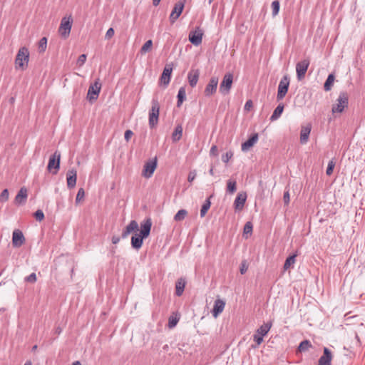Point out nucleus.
<instances>
[{
    "label": "nucleus",
    "instance_id": "2f4dec72",
    "mask_svg": "<svg viewBox=\"0 0 365 365\" xmlns=\"http://www.w3.org/2000/svg\"><path fill=\"white\" fill-rule=\"evenodd\" d=\"M312 346L309 340H304L300 342L297 351L299 352H304L309 350Z\"/></svg>",
    "mask_w": 365,
    "mask_h": 365
},
{
    "label": "nucleus",
    "instance_id": "f3484780",
    "mask_svg": "<svg viewBox=\"0 0 365 365\" xmlns=\"http://www.w3.org/2000/svg\"><path fill=\"white\" fill-rule=\"evenodd\" d=\"M172 71L173 66L171 64H167L163 69L160 76V82L165 86L170 83Z\"/></svg>",
    "mask_w": 365,
    "mask_h": 365
},
{
    "label": "nucleus",
    "instance_id": "39448f33",
    "mask_svg": "<svg viewBox=\"0 0 365 365\" xmlns=\"http://www.w3.org/2000/svg\"><path fill=\"white\" fill-rule=\"evenodd\" d=\"M60 162L61 153L56 150L49 158L47 170L53 175L57 174L60 169Z\"/></svg>",
    "mask_w": 365,
    "mask_h": 365
},
{
    "label": "nucleus",
    "instance_id": "79ce46f5",
    "mask_svg": "<svg viewBox=\"0 0 365 365\" xmlns=\"http://www.w3.org/2000/svg\"><path fill=\"white\" fill-rule=\"evenodd\" d=\"M253 226L251 222H247L244 226V234H252Z\"/></svg>",
    "mask_w": 365,
    "mask_h": 365
},
{
    "label": "nucleus",
    "instance_id": "f8f14e48",
    "mask_svg": "<svg viewBox=\"0 0 365 365\" xmlns=\"http://www.w3.org/2000/svg\"><path fill=\"white\" fill-rule=\"evenodd\" d=\"M101 88V84L99 83L98 80L95 81V83L88 88L87 98L90 101H96L98 97Z\"/></svg>",
    "mask_w": 365,
    "mask_h": 365
},
{
    "label": "nucleus",
    "instance_id": "7c9ffc66",
    "mask_svg": "<svg viewBox=\"0 0 365 365\" xmlns=\"http://www.w3.org/2000/svg\"><path fill=\"white\" fill-rule=\"evenodd\" d=\"M212 197V195L210 196L203 203L201 210H200V217H203L206 215L207 212L210 207L211 202L210 198Z\"/></svg>",
    "mask_w": 365,
    "mask_h": 365
},
{
    "label": "nucleus",
    "instance_id": "6e6552de",
    "mask_svg": "<svg viewBox=\"0 0 365 365\" xmlns=\"http://www.w3.org/2000/svg\"><path fill=\"white\" fill-rule=\"evenodd\" d=\"M272 327V323H266L260 326L256 331L253 336L254 341L257 345H259L263 341V336H265L269 331Z\"/></svg>",
    "mask_w": 365,
    "mask_h": 365
},
{
    "label": "nucleus",
    "instance_id": "cd10ccee",
    "mask_svg": "<svg viewBox=\"0 0 365 365\" xmlns=\"http://www.w3.org/2000/svg\"><path fill=\"white\" fill-rule=\"evenodd\" d=\"M177 98V107L180 108L182 106L183 101L186 99V91L185 87L180 88Z\"/></svg>",
    "mask_w": 365,
    "mask_h": 365
},
{
    "label": "nucleus",
    "instance_id": "9d476101",
    "mask_svg": "<svg viewBox=\"0 0 365 365\" xmlns=\"http://www.w3.org/2000/svg\"><path fill=\"white\" fill-rule=\"evenodd\" d=\"M157 168V158L146 162L143 166L142 175L146 178H150Z\"/></svg>",
    "mask_w": 365,
    "mask_h": 365
},
{
    "label": "nucleus",
    "instance_id": "f03ea898",
    "mask_svg": "<svg viewBox=\"0 0 365 365\" xmlns=\"http://www.w3.org/2000/svg\"><path fill=\"white\" fill-rule=\"evenodd\" d=\"M29 60V51L27 48L21 47L16 56L15 64L16 68H20L22 71L25 70L28 66Z\"/></svg>",
    "mask_w": 365,
    "mask_h": 365
},
{
    "label": "nucleus",
    "instance_id": "69168bd1",
    "mask_svg": "<svg viewBox=\"0 0 365 365\" xmlns=\"http://www.w3.org/2000/svg\"><path fill=\"white\" fill-rule=\"evenodd\" d=\"M24 365H31V362L30 361H27Z\"/></svg>",
    "mask_w": 365,
    "mask_h": 365
},
{
    "label": "nucleus",
    "instance_id": "4d7b16f0",
    "mask_svg": "<svg viewBox=\"0 0 365 365\" xmlns=\"http://www.w3.org/2000/svg\"><path fill=\"white\" fill-rule=\"evenodd\" d=\"M112 242L113 244H118L120 241V237L118 236H113L112 237Z\"/></svg>",
    "mask_w": 365,
    "mask_h": 365
},
{
    "label": "nucleus",
    "instance_id": "c756f323",
    "mask_svg": "<svg viewBox=\"0 0 365 365\" xmlns=\"http://www.w3.org/2000/svg\"><path fill=\"white\" fill-rule=\"evenodd\" d=\"M334 78H335V77H334V75L333 73H330L328 76V77H327V80H326V81H325V83L324 84V91H330L331 89V87H332V86L334 84Z\"/></svg>",
    "mask_w": 365,
    "mask_h": 365
},
{
    "label": "nucleus",
    "instance_id": "20e7f679",
    "mask_svg": "<svg viewBox=\"0 0 365 365\" xmlns=\"http://www.w3.org/2000/svg\"><path fill=\"white\" fill-rule=\"evenodd\" d=\"M349 104V96L346 92H341L336 99V103L332 106L333 113H342Z\"/></svg>",
    "mask_w": 365,
    "mask_h": 365
},
{
    "label": "nucleus",
    "instance_id": "4be33fe9",
    "mask_svg": "<svg viewBox=\"0 0 365 365\" xmlns=\"http://www.w3.org/2000/svg\"><path fill=\"white\" fill-rule=\"evenodd\" d=\"M28 197L27 190L26 187H21L15 197L14 202L16 205H24Z\"/></svg>",
    "mask_w": 365,
    "mask_h": 365
},
{
    "label": "nucleus",
    "instance_id": "4c0bfd02",
    "mask_svg": "<svg viewBox=\"0 0 365 365\" xmlns=\"http://www.w3.org/2000/svg\"><path fill=\"white\" fill-rule=\"evenodd\" d=\"M180 320V317L176 316L171 315L168 319V327L172 329L176 326L178 321Z\"/></svg>",
    "mask_w": 365,
    "mask_h": 365
},
{
    "label": "nucleus",
    "instance_id": "0eeeda50",
    "mask_svg": "<svg viewBox=\"0 0 365 365\" xmlns=\"http://www.w3.org/2000/svg\"><path fill=\"white\" fill-rule=\"evenodd\" d=\"M290 83V78L288 75H284L279 81L277 94V101L282 100L288 92Z\"/></svg>",
    "mask_w": 365,
    "mask_h": 365
},
{
    "label": "nucleus",
    "instance_id": "37998d69",
    "mask_svg": "<svg viewBox=\"0 0 365 365\" xmlns=\"http://www.w3.org/2000/svg\"><path fill=\"white\" fill-rule=\"evenodd\" d=\"M34 217L37 221H42L44 219V214L41 210H38L34 213Z\"/></svg>",
    "mask_w": 365,
    "mask_h": 365
},
{
    "label": "nucleus",
    "instance_id": "2eb2a0df",
    "mask_svg": "<svg viewBox=\"0 0 365 365\" xmlns=\"http://www.w3.org/2000/svg\"><path fill=\"white\" fill-rule=\"evenodd\" d=\"M217 85L218 78L216 77H212L205 88V95L206 96H210L213 95L217 91Z\"/></svg>",
    "mask_w": 365,
    "mask_h": 365
},
{
    "label": "nucleus",
    "instance_id": "e433bc0d",
    "mask_svg": "<svg viewBox=\"0 0 365 365\" xmlns=\"http://www.w3.org/2000/svg\"><path fill=\"white\" fill-rule=\"evenodd\" d=\"M153 46V41L152 40H148L140 48V53L141 54H144L147 53L148 51H150Z\"/></svg>",
    "mask_w": 365,
    "mask_h": 365
},
{
    "label": "nucleus",
    "instance_id": "f704fd0d",
    "mask_svg": "<svg viewBox=\"0 0 365 365\" xmlns=\"http://www.w3.org/2000/svg\"><path fill=\"white\" fill-rule=\"evenodd\" d=\"M187 215V211L184 209L180 210L174 216V220L179 222L183 220Z\"/></svg>",
    "mask_w": 365,
    "mask_h": 365
},
{
    "label": "nucleus",
    "instance_id": "c85d7f7f",
    "mask_svg": "<svg viewBox=\"0 0 365 365\" xmlns=\"http://www.w3.org/2000/svg\"><path fill=\"white\" fill-rule=\"evenodd\" d=\"M182 135V128L181 125H178L175 127L174 132L172 135L173 141L177 142L180 140Z\"/></svg>",
    "mask_w": 365,
    "mask_h": 365
},
{
    "label": "nucleus",
    "instance_id": "a878e982",
    "mask_svg": "<svg viewBox=\"0 0 365 365\" xmlns=\"http://www.w3.org/2000/svg\"><path fill=\"white\" fill-rule=\"evenodd\" d=\"M185 284H186V282H185V279H183V278H180L176 282V283H175V294L178 297H180L182 294L184 289H185Z\"/></svg>",
    "mask_w": 365,
    "mask_h": 365
},
{
    "label": "nucleus",
    "instance_id": "0e129e2a",
    "mask_svg": "<svg viewBox=\"0 0 365 365\" xmlns=\"http://www.w3.org/2000/svg\"><path fill=\"white\" fill-rule=\"evenodd\" d=\"M37 347H38V346H37V345H34V346H33V347H32V351H36V350L37 349Z\"/></svg>",
    "mask_w": 365,
    "mask_h": 365
},
{
    "label": "nucleus",
    "instance_id": "5fc2aeb1",
    "mask_svg": "<svg viewBox=\"0 0 365 365\" xmlns=\"http://www.w3.org/2000/svg\"><path fill=\"white\" fill-rule=\"evenodd\" d=\"M196 177V173L195 171H190L188 175L187 180L189 182H192Z\"/></svg>",
    "mask_w": 365,
    "mask_h": 365
},
{
    "label": "nucleus",
    "instance_id": "5701e85b",
    "mask_svg": "<svg viewBox=\"0 0 365 365\" xmlns=\"http://www.w3.org/2000/svg\"><path fill=\"white\" fill-rule=\"evenodd\" d=\"M225 306V302L222 299H217L215 301L212 314L213 317H217L222 312Z\"/></svg>",
    "mask_w": 365,
    "mask_h": 365
},
{
    "label": "nucleus",
    "instance_id": "a19ab883",
    "mask_svg": "<svg viewBox=\"0 0 365 365\" xmlns=\"http://www.w3.org/2000/svg\"><path fill=\"white\" fill-rule=\"evenodd\" d=\"M233 157V152L232 150H229L226 152L225 154L222 155V160L227 163L228 161Z\"/></svg>",
    "mask_w": 365,
    "mask_h": 365
},
{
    "label": "nucleus",
    "instance_id": "bf43d9fd",
    "mask_svg": "<svg viewBox=\"0 0 365 365\" xmlns=\"http://www.w3.org/2000/svg\"><path fill=\"white\" fill-rule=\"evenodd\" d=\"M209 173L211 175H214V168L213 166L211 167V168L209 170Z\"/></svg>",
    "mask_w": 365,
    "mask_h": 365
},
{
    "label": "nucleus",
    "instance_id": "f257e3e1",
    "mask_svg": "<svg viewBox=\"0 0 365 365\" xmlns=\"http://www.w3.org/2000/svg\"><path fill=\"white\" fill-rule=\"evenodd\" d=\"M151 227L152 220L150 218H147L140 223V232L137 233L139 228L138 224L135 220H131L123 230L121 237L125 239L131 232H135L131 237V246L133 249L138 250L143 245V240L149 236Z\"/></svg>",
    "mask_w": 365,
    "mask_h": 365
},
{
    "label": "nucleus",
    "instance_id": "6e6d98bb",
    "mask_svg": "<svg viewBox=\"0 0 365 365\" xmlns=\"http://www.w3.org/2000/svg\"><path fill=\"white\" fill-rule=\"evenodd\" d=\"M252 107V101L251 100H248L245 105V109L249 110L250 108Z\"/></svg>",
    "mask_w": 365,
    "mask_h": 365
},
{
    "label": "nucleus",
    "instance_id": "473e14b6",
    "mask_svg": "<svg viewBox=\"0 0 365 365\" xmlns=\"http://www.w3.org/2000/svg\"><path fill=\"white\" fill-rule=\"evenodd\" d=\"M297 254L289 256L284 264V269L287 270L292 265L295 263Z\"/></svg>",
    "mask_w": 365,
    "mask_h": 365
},
{
    "label": "nucleus",
    "instance_id": "603ef678",
    "mask_svg": "<svg viewBox=\"0 0 365 365\" xmlns=\"http://www.w3.org/2000/svg\"><path fill=\"white\" fill-rule=\"evenodd\" d=\"M133 135V133L132 130H125V134H124V138L125 140L128 142L130 139V138L132 137V135Z\"/></svg>",
    "mask_w": 365,
    "mask_h": 365
},
{
    "label": "nucleus",
    "instance_id": "49530a36",
    "mask_svg": "<svg viewBox=\"0 0 365 365\" xmlns=\"http://www.w3.org/2000/svg\"><path fill=\"white\" fill-rule=\"evenodd\" d=\"M85 195V192L83 188H80L77 192L76 197V202H78L81 201Z\"/></svg>",
    "mask_w": 365,
    "mask_h": 365
},
{
    "label": "nucleus",
    "instance_id": "4468645a",
    "mask_svg": "<svg viewBox=\"0 0 365 365\" xmlns=\"http://www.w3.org/2000/svg\"><path fill=\"white\" fill-rule=\"evenodd\" d=\"M203 31L197 27L195 31H192L189 34V41L195 46H197L202 43Z\"/></svg>",
    "mask_w": 365,
    "mask_h": 365
},
{
    "label": "nucleus",
    "instance_id": "423d86ee",
    "mask_svg": "<svg viewBox=\"0 0 365 365\" xmlns=\"http://www.w3.org/2000/svg\"><path fill=\"white\" fill-rule=\"evenodd\" d=\"M73 24V19L71 16H65L61 19L60 26L58 28V33L63 38H66L71 30Z\"/></svg>",
    "mask_w": 365,
    "mask_h": 365
},
{
    "label": "nucleus",
    "instance_id": "09e8293b",
    "mask_svg": "<svg viewBox=\"0 0 365 365\" xmlns=\"http://www.w3.org/2000/svg\"><path fill=\"white\" fill-rule=\"evenodd\" d=\"M86 61V54H81L78 56L77 63L79 66H82Z\"/></svg>",
    "mask_w": 365,
    "mask_h": 365
},
{
    "label": "nucleus",
    "instance_id": "9b49d317",
    "mask_svg": "<svg viewBox=\"0 0 365 365\" xmlns=\"http://www.w3.org/2000/svg\"><path fill=\"white\" fill-rule=\"evenodd\" d=\"M309 63H310V62H309V59H304L297 63V65H296L297 78L299 81H301L304 78L307 71L308 69V67L309 66Z\"/></svg>",
    "mask_w": 365,
    "mask_h": 365
},
{
    "label": "nucleus",
    "instance_id": "3c124183",
    "mask_svg": "<svg viewBox=\"0 0 365 365\" xmlns=\"http://www.w3.org/2000/svg\"><path fill=\"white\" fill-rule=\"evenodd\" d=\"M210 155L211 156H217L218 155V149L217 145H213L210 150Z\"/></svg>",
    "mask_w": 365,
    "mask_h": 365
},
{
    "label": "nucleus",
    "instance_id": "a18cd8bd",
    "mask_svg": "<svg viewBox=\"0 0 365 365\" xmlns=\"http://www.w3.org/2000/svg\"><path fill=\"white\" fill-rule=\"evenodd\" d=\"M9 199V191L7 189L3 190L0 195V201L6 202Z\"/></svg>",
    "mask_w": 365,
    "mask_h": 365
},
{
    "label": "nucleus",
    "instance_id": "ea45409f",
    "mask_svg": "<svg viewBox=\"0 0 365 365\" xmlns=\"http://www.w3.org/2000/svg\"><path fill=\"white\" fill-rule=\"evenodd\" d=\"M334 166H335V163L334 162V160H330L328 163L327 170H326V173L327 175H331L332 174Z\"/></svg>",
    "mask_w": 365,
    "mask_h": 365
},
{
    "label": "nucleus",
    "instance_id": "b1692460",
    "mask_svg": "<svg viewBox=\"0 0 365 365\" xmlns=\"http://www.w3.org/2000/svg\"><path fill=\"white\" fill-rule=\"evenodd\" d=\"M258 140V134L254 133L245 142L242 143L241 149L242 151H247L252 147Z\"/></svg>",
    "mask_w": 365,
    "mask_h": 365
},
{
    "label": "nucleus",
    "instance_id": "393cba45",
    "mask_svg": "<svg viewBox=\"0 0 365 365\" xmlns=\"http://www.w3.org/2000/svg\"><path fill=\"white\" fill-rule=\"evenodd\" d=\"M200 76V71L198 69L191 70L187 74V79L190 86L192 88L196 86Z\"/></svg>",
    "mask_w": 365,
    "mask_h": 365
},
{
    "label": "nucleus",
    "instance_id": "dca6fc26",
    "mask_svg": "<svg viewBox=\"0 0 365 365\" xmlns=\"http://www.w3.org/2000/svg\"><path fill=\"white\" fill-rule=\"evenodd\" d=\"M25 242L23 232L19 230H15L12 235V245L14 247H19Z\"/></svg>",
    "mask_w": 365,
    "mask_h": 365
},
{
    "label": "nucleus",
    "instance_id": "338daca9",
    "mask_svg": "<svg viewBox=\"0 0 365 365\" xmlns=\"http://www.w3.org/2000/svg\"><path fill=\"white\" fill-rule=\"evenodd\" d=\"M212 1H213V0H209V1H208L209 4H210L212 2Z\"/></svg>",
    "mask_w": 365,
    "mask_h": 365
},
{
    "label": "nucleus",
    "instance_id": "412c9836",
    "mask_svg": "<svg viewBox=\"0 0 365 365\" xmlns=\"http://www.w3.org/2000/svg\"><path fill=\"white\" fill-rule=\"evenodd\" d=\"M246 192L238 193L234 202L235 209L236 210H242L244 207V205L246 202Z\"/></svg>",
    "mask_w": 365,
    "mask_h": 365
},
{
    "label": "nucleus",
    "instance_id": "8fccbe9b",
    "mask_svg": "<svg viewBox=\"0 0 365 365\" xmlns=\"http://www.w3.org/2000/svg\"><path fill=\"white\" fill-rule=\"evenodd\" d=\"M114 34H115V31H114V29L113 28H110L108 29L106 35H105V38L106 39H110L113 36H114Z\"/></svg>",
    "mask_w": 365,
    "mask_h": 365
},
{
    "label": "nucleus",
    "instance_id": "72a5a7b5",
    "mask_svg": "<svg viewBox=\"0 0 365 365\" xmlns=\"http://www.w3.org/2000/svg\"><path fill=\"white\" fill-rule=\"evenodd\" d=\"M237 190V182L235 180H228L227 182V192L233 194Z\"/></svg>",
    "mask_w": 365,
    "mask_h": 365
},
{
    "label": "nucleus",
    "instance_id": "c03bdc74",
    "mask_svg": "<svg viewBox=\"0 0 365 365\" xmlns=\"http://www.w3.org/2000/svg\"><path fill=\"white\" fill-rule=\"evenodd\" d=\"M36 279V274L34 272L25 277V281L29 283H35Z\"/></svg>",
    "mask_w": 365,
    "mask_h": 365
},
{
    "label": "nucleus",
    "instance_id": "58836bf2",
    "mask_svg": "<svg viewBox=\"0 0 365 365\" xmlns=\"http://www.w3.org/2000/svg\"><path fill=\"white\" fill-rule=\"evenodd\" d=\"M280 8V4L279 1L275 0L272 3V15L274 16H277L279 14Z\"/></svg>",
    "mask_w": 365,
    "mask_h": 365
},
{
    "label": "nucleus",
    "instance_id": "052dcab7",
    "mask_svg": "<svg viewBox=\"0 0 365 365\" xmlns=\"http://www.w3.org/2000/svg\"><path fill=\"white\" fill-rule=\"evenodd\" d=\"M62 330L60 327H57L56 329V333L58 334H60L61 333Z\"/></svg>",
    "mask_w": 365,
    "mask_h": 365
},
{
    "label": "nucleus",
    "instance_id": "7ed1b4c3",
    "mask_svg": "<svg viewBox=\"0 0 365 365\" xmlns=\"http://www.w3.org/2000/svg\"><path fill=\"white\" fill-rule=\"evenodd\" d=\"M152 106L151 109L149 111V126L150 128H155L158 123L159 118V113H160V104L157 99L153 98L152 100Z\"/></svg>",
    "mask_w": 365,
    "mask_h": 365
},
{
    "label": "nucleus",
    "instance_id": "680f3d73",
    "mask_svg": "<svg viewBox=\"0 0 365 365\" xmlns=\"http://www.w3.org/2000/svg\"><path fill=\"white\" fill-rule=\"evenodd\" d=\"M168 348H169V346H168V344L164 345V346H163V349L165 351H168Z\"/></svg>",
    "mask_w": 365,
    "mask_h": 365
},
{
    "label": "nucleus",
    "instance_id": "ddd939ff",
    "mask_svg": "<svg viewBox=\"0 0 365 365\" xmlns=\"http://www.w3.org/2000/svg\"><path fill=\"white\" fill-rule=\"evenodd\" d=\"M185 0H180L178 1L170 15V21L171 23H174L180 16L184 9Z\"/></svg>",
    "mask_w": 365,
    "mask_h": 365
},
{
    "label": "nucleus",
    "instance_id": "c9c22d12",
    "mask_svg": "<svg viewBox=\"0 0 365 365\" xmlns=\"http://www.w3.org/2000/svg\"><path fill=\"white\" fill-rule=\"evenodd\" d=\"M47 47V38L43 37L40 39L38 43V49L39 53H43Z\"/></svg>",
    "mask_w": 365,
    "mask_h": 365
},
{
    "label": "nucleus",
    "instance_id": "6ab92c4d",
    "mask_svg": "<svg viewBox=\"0 0 365 365\" xmlns=\"http://www.w3.org/2000/svg\"><path fill=\"white\" fill-rule=\"evenodd\" d=\"M67 187L72 189L76 186L77 179V171L75 169L69 170L66 174Z\"/></svg>",
    "mask_w": 365,
    "mask_h": 365
},
{
    "label": "nucleus",
    "instance_id": "bb28decb",
    "mask_svg": "<svg viewBox=\"0 0 365 365\" xmlns=\"http://www.w3.org/2000/svg\"><path fill=\"white\" fill-rule=\"evenodd\" d=\"M284 106L283 103H279L277 108L274 109L273 113L272 114L270 117L271 121H274L277 120L280 115H282L283 110H284Z\"/></svg>",
    "mask_w": 365,
    "mask_h": 365
},
{
    "label": "nucleus",
    "instance_id": "1a4fd4ad",
    "mask_svg": "<svg viewBox=\"0 0 365 365\" xmlns=\"http://www.w3.org/2000/svg\"><path fill=\"white\" fill-rule=\"evenodd\" d=\"M233 82V75L230 73H226L220 85V92L222 95L230 93Z\"/></svg>",
    "mask_w": 365,
    "mask_h": 365
},
{
    "label": "nucleus",
    "instance_id": "de8ad7c7",
    "mask_svg": "<svg viewBox=\"0 0 365 365\" xmlns=\"http://www.w3.org/2000/svg\"><path fill=\"white\" fill-rule=\"evenodd\" d=\"M283 200L284 205H287L290 202V195H289V190H287L284 192Z\"/></svg>",
    "mask_w": 365,
    "mask_h": 365
},
{
    "label": "nucleus",
    "instance_id": "13d9d810",
    "mask_svg": "<svg viewBox=\"0 0 365 365\" xmlns=\"http://www.w3.org/2000/svg\"><path fill=\"white\" fill-rule=\"evenodd\" d=\"M160 2V0H153V4L155 6H158Z\"/></svg>",
    "mask_w": 365,
    "mask_h": 365
},
{
    "label": "nucleus",
    "instance_id": "e2e57ef3",
    "mask_svg": "<svg viewBox=\"0 0 365 365\" xmlns=\"http://www.w3.org/2000/svg\"><path fill=\"white\" fill-rule=\"evenodd\" d=\"M72 365H81V364L80 361H76L73 362Z\"/></svg>",
    "mask_w": 365,
    "mask_h": 365
},
{
    "label": "nucleus",
    "instance_id": "864d4df0",
    "mask_svg": "<svg viewBox=\"0 0 365 365\" xmlns=\"http://www.w3.org/2000/svg\"><path fill=\"white\" fill-rule=\"evenodd\" d=\"M247 269H248V266L246 264V262H242L241 263L240 269V273L242 274H244L247 271Z\"/></svg>",
    "mask_w": 365,
    "mask_h": 365
},
{
    "label": "nucleus",
    "instance_id": "a211bd4d",
    "mask_svg": "<svg viewBox=\"0 0 365 365\" xmlns=\"http://www.w3.org/2000/svg\"><path fill=\"white\" fill-rule=\"evenodd\" d=\"M332 354L327 348L324 347L323 355L318 361V365H331Z\"/></svg>",
    "mask_w": 365,
    "mask_h": 365
},
{
    "label": "nucleus",
    "instance_id": "aec40b11",
    "mask_svg": "<svg viewBox=\"0 0 365 365\" xmlns=\"http://www.w3.org/2000/svg\"><path fill=\"white\" fill-rule=\"evenodd\" d=\"M312 130L311 124H307L306 125H302L301 128L300 132V143L302 144H306L309 140V136L310 135Z\"/></svg>",
    "mask_w": 365,
    "mask_h": 365
}]
</instances>
